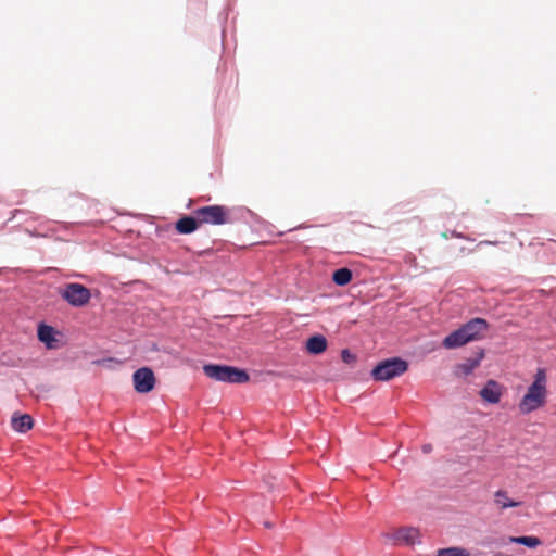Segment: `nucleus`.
Listing matches in <instances>:
<instances>
[{"mask_svg": "<svg viewBox=\"0 0 556 556\" xmlns=\"http://www.w3.org/2000/svg\"><path fill=\"white\" fill-rule=\"evenodd\" d=\"M547 377L543 368H539L534 375L533 382L528 387L526 394L518 404L522 415H528L546 404L547 401Z\"/></svg>", "mask_w": 556, "mask_h": 556, "instance_id": "nucleus-1", "label": "nucleus"}, {"mask_svg": "<svg viewBox=\"0 0 556 556\" xmlns=\"http://www.w3.org/2000/svg\"><path fill=\"white\" fill-rule=\"evenodd\" d=\"M488 329V323L483 318H473L459 329L450 333L443 340V346L446 349H456L465 345L466 343L479 340L482 332Z\"/></svg>", "mask_w": 556, "mask_h": 556, "instance_id": "nucleus-2", "label": "nucleus"}, {"mask_svg": "<svg viewBox=\"0 0 556 556\" xmlns=\"http://www.w3.org/2000/svg\"><path fill=\"white\" fill-rule=\"evenodd\" d=\"M203 372L211 379L228 383H245L250 380L245 370L226 365L207 364L203 366Z\"/></svg>", "mask_w": 556, "mask_h": 556, "instance_id": "nucleus-3", "label": "nucleus"}, {"mask_svg": "<svg viewBox=\"0 0 556 556\" xmlns=\"http://www.w3.org/2000/svg\"><path fill=\"white\" fill-rule=\"evenodd\" d=\"M200 225L220 226L231 223V210L225 205H207L193 211Z\"/></svg>", "mask_w": 556, "mask_h": 556, "instance_id": "nucleus-4", "label": "nucleus"}, {"mask_svg": "<svg viewBox=\"0 0 556 556\" xmlns=\"http://www.w3.org/2000/svg\"><path fill=\"white\" fill-rule=\"evenodd\" d=\"M408 369L407 362L393 357L380 362L372 370L371 376L377 381H388L403 375Z\"/></svg>", "mask_w": 556, "mask_h": 556, "instance_id": "nucleus-5", "label": "nucleus"}, {"mask_svg": "<svg viewBox=\"0 0 556 556\" xmlns=\"http://www.w3.org/2000/svg\"><path fill=\"white\" fill-rule=\"evenodd\" d=\"M60 295L74 307H83L87 305L91 299L90 290L78 282L66 283L60 290Z\"/></svg>", "mask_w": 556, "mask_h": 556, "instance_id": "nucleus-6", "label": "nucleus"}, {"mask_svg": "<svg viewBox=\"0 0 556 556\" xmlns=\"http://www.w3.org/2000/svg\"><path fill=\"white\" fill-rule=\"evenodd\" d=\"M134 387L138 393H148L153 390L155 377L153 371L148 367L136 370L132 375Z\"/></svg>", "mask_w": 556, "mask_h": 556, "instance_id": "nucleus-7", "label": "nucleus"}, {"mask_svg": "<svg viewBox=\"0 0 556 556\" xmlns=\"http://www.w3.org/2000/svg\"><path fill=\"white\" fill-rule=\"evenodd\" d=\"M505 391V388L495 380H488L485 386L480 390L481 399L490 404H497Z\"/></svg>", "mask_w": 556, "mask_h": 556, "instance_id": "nucleus-8", "label": "nucleus"}, {"mask_svg": "<svg viewBox=\"0 0 556 556\" xmlns=\"http://www.w3.org/2000/svg\"><path fill=\"white\" fill-rule=\"evenodd\" d=\"M419 536V531L416 528L404 527L396 529L392 534V539L396 543L414 544Z\"/></svg>", "mask_w": 556, "mask_h": 556, "instance_id": "nucleus-9", "label": "nucleus"}, {"mask_svg": "<svg viewBox=\"0 0 556 556\" xmlns=\"http://www.w3.org/2000/svg\"><path fill=\"white\" fill-rule=\"evenodd\" d=\"M200 226L198 216L193 214L192 216H184L178 219L175 227L179 233L188 235L194 232Z\"/></svg>", "mask_w": 556, "mask_h": 556, "instance_id": "nucleus-10", "label": "nucleus"}, {"mask_svg": "<svg viewBox=\"0 0 556 556\" xmlns=\"http://www.w3.org/2000/svg\"><path fill=\"white\" fill-rule=\"evenodd\" d=\"M483 357H484V352H483V350H480L477 353L476 357L467 358L464 363L458 364L456 367V374L463 375V376H468L480 365Z\"/></svg>", "mask_w": 556, "mask_h": 556, "instance_id": "nucleus-11", "label": "nucleus"}, {"mask_svg": "<svg viewBox=\"0 0 556 556\" xmlns=\"http://www.w3.org/2000/svg\"><path fill=\"white\" fill-rule=\"evenodd\" d=\"M327 349V339L321 334H316L307 339L306 350L314 355L321 354Z\"/></svg>", "mask_w": 556, "mask_h": 556, "instance_id": "nucleus-12", "label": "nucleus"}, {"mask_svg": "<svg viewBox=\"0 0 556 556\" xmlns=\"http://www.w3.org/2000/svg\"><path fill=\"white\" fill-rule=\"evenodd\" d=\"M11 424H12V427L15 431H18V432H27L28 430H30L33 428V418L30 415L28 414H23V415H13L12 416V420H11Z\"/></svg>", "mask_w": 556, "mask_h": 556, "instance_id": "nucleus-13", "label": "nucleus"}, {"mask_svg": "<svg viewBox=\"0 0 556 556\" xmlns=\"http://www.w3.org/2000/svg\"><path fill=\"white\" fill-rule=\"evenodd\" d=\"M38 339L47 345V348H54L55 338H54V329L51 326L41 324L38 327Z\"/></svg>", "mask_w": 556, "mask_h": 556, "instance_id": "nucleus-14", "label": "nucleus"}, {"mask_svg": "<svg viewBox=\"0 0 556 556\" xmlns=\"http://www.w3.org/2000/svg\"><path fill=\"white\" fill-rule=\"evenodd\" d=\"M494 503L501 509L518 507L520 506V502L513 501L508 497L507 491L498 490L494 494Z\"/></svg>", "mask_w": 556, "mask_h": 556, "instance_id": "nucleus-15", "label": "nucleus"}, {"mask_svg": "<svg viewBox=\"0 0 556 556\" xmlns=\"http://www.w3.org/2000/svg\"><path fill=\"white\" fill-rule=\"evenodd\" d=\"M352 278H353L352 270L346 267L337 269L332 274L333 282L340 287L349 285L351 282Z\"/></svg>", "mask_w": 556, "mask_h": 556, "instance_id": "nucleus-16", "label": "nucleus"}, {"mask_svg": "<svg viewBox=\"0 0 556 556\" xmlns=\"http://www.w3.org/2000/svg\"><path fill=\"white\" fill-rule=\"evenodd\" d=\"M509 542L522 544L529 548H535L542 544L541 540L536 536H510Z\"/></svg>", "mask_w": 556, "mask_h": 556, "instance_id": "nucleus-17", "label": "nucleus"}, {"mask_svg": "<svg viewBox=\"0 0 556 556\" xmlns=\"http://www.w3.org/2000/svg\"><path fill=\"white\" fill-rule=\"evenodd\" d=\"M435 556H469V553L465 548L448 547L439 549Z\"/></svg>", "mask_w": 556, "mask_h": 556, "instance_id": "nucleus-18", "label": "nucleus"}, {"mask_svg": "<svg viewBox=\"0 0 556 556\" xmlns=\"http://www.w3.org/2000/svg\"><path fill=\"white\" fill-rule=\"evenodd\" d=\"M341 357L345 363H350L352 359H354V356L350 353L349 350H343L341 352Z\"/></svg>", "mask_w": 556, "mask_h": 556, "instance_id": "nucleus-19", "label": "nucleus"}, {"mask_svg": "<svg viewBox=\"0 0 556 556\" xmlns=\"http://www.w3.org/2000/svg\"><path fill=\"white\" fill-rule=\"evenodd\" d=\"M485 244H490V245H495L497 244L496 241H489V240H484V241H480L477 247H481V245H485Z\"/></svg>", "mask_w": 556, "mask_h": 556, "instance_id": "nucleus-20", "label": "nucleus"}, {"mask_svg": "<svg viewBox=\"0 0 556 556\" xmlns=\"http://www.w3.org/2000/svg\"><path fill=\"white\" fill-rule=\"evenodd\" d=\"M422 450L425 453H429V452H431L432 447L430 444H427V445H424Z\"/></svg>", "mask_w": 556, "mask_h": 556, "instance_id": "nucleus-21", "label": "nucleus"}, {"mask_svg": "<svg viewBox=\"0 0 556 556\" xmlns=\"http://www.w3.org/2000/svg\"><path fill=\"white\" fill-rule=\"evenodd\" d=\"M452 236H453V237H457V238H462V235H460V233H457V232H455V231H453V232H452Z\"/></svg>", "mask_w": 556, "mask_h": 556, "instance_id": "nucleus-22", "label": "nucleus"}]
</instances>
